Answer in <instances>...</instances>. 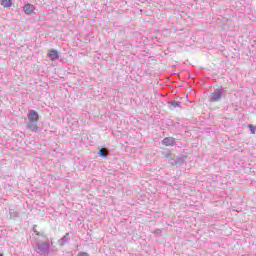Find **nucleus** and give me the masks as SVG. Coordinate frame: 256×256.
I'll use <instances>...</instances> for the list:
<instances>
[{
	"mask_svg": "<svg viewBox=\"0 0 256 256\" xmlns=\"http://www.w3.org/2000/svg\"><path fill=\"white\" fill-rule=\"evenodd\" d=\"M48 57H49L50 61H57V59H59V57H61V53H59V51H57L55 49H50V50H48Z\"/></svg>",
	"mask_w": 256,
	"mask_h": 256,
	"instance_id": "7ed1b4c3",
	"label": "nucleus"
},
{
	"mask_svg": "<svg viewBox=\"0 0 256 256\" xmlns=\"http://www.w3.org/2000/svg\"><path fill=\"white\" fill-rule=\"evenodd\" d=\"M162 145H165V147H173L175 145V138L173 137H167L162 140Z\"/></svg>",
	"mask_w": 256,
	"mask_h": 256,
	"instance_id": "20e7f679",
	"label": "nucleus"
},
{
	"mask_svg": "<svg viewBox=\"0 0 256 256\" xmlns=\"http://www.w3.org/2000/svg\"><path fill=\"white\" fill-rule=\"evenodd\" d=\"M22 11L25 15H33L35 14V5L27 3L24 5Z\"/></svg>",
	"mask_w": 256,
	"mask_h": 256,
	"instance_id": "f03ea898",
	"label": "nucleus"
},
{
	"mask_svg": "<svg viewBox=\"0 0 256 256\" xmlns=\"http://www.w3.org/2000/svg\"><path fill=\"white\" fill-rule=\"evenodd\" d=\"M223 97V88H217L210 97L211 103H215L217 101H220Z\"/></svg>",
	"mask_w": 256,
	"mask_h": 256,
	"instance_id": "f257e3e1",
	"label": "nucleus"
},
{
	"mask_svg": "<svg viewBox=\"0 0 256 256\" xmlns=\"http://www.w3.org/2000/svg\"><path fill=\"white\" fill-rule=\"evenodd\" d=\"M1 5L4 9H9L13 5V2L11 0H1Z\"/></svg>",
	"mask_w": 256,
	"mask_h": 256,
	"instance_id": "0eeeda50",
	"label": "nucleus"
},
{
	"mask_svg": "<svg viewBox=\"0 0 256 256\" xmlns=\"http://www.w3.org/2000/svg\"><path fill=\"white\" fill-rule=\"evenodd\" d=\"M36 235L39 237L41 235V233L37 232Z\"/></svg>",
	"mask_w": 256,
	"mask_h": 256,
	"instance_id": "f8f14e48",
	"label": "nucleus"
},
{
	"mask_svg": "<svg viewBox=\"0 0 256 256\" xmlns=\"http://www.w3.org/2000/svg\"><path fill=\"white\" fill-rule=\"evenodd\" d=\"M28 129H29L32 133H37V131H39V126L36 124V122L29 121Z\"/></svg>",
	"mask_w": 256,
	"mask_h": 256,
	"instance_id": "423d86ee",
	"label": "nucleus"
},
{
	"mask_svg": "<svg viewBox=\"0 0 256 256\" xmlns=\"http://www.w3.org/2000/svg\"><path fill=\"white\" fill-rule=\"evenodd\" d=\"M248 129H250L251 135H255L256 133V127L253 124L248 125Z\"/></svg>",
	"mask_w": 256,
	"mask_h": 256,
	"instance_id": "1a4fd4ad",
	"label": "nucleus"
},
{
	"mask_svg": "<svg viewBox=\"0 0 256 256\" xmlns=\"http://www.w3.org/2000/svg\"><path fill=\"white\" fill-rule=\"evenodd\" d=\"M100 157H107V155H109V152L105 149V148H102L100 149Z\"/></svg>",
	"mask_w": 256,
	"mask_h": 256,
	"instance_id": "6e6552de",
	"label": "nucleus"
},
{
	"mask_svg": "<svg viewBox=\"0 0 256 256\" xmlns=\"http://www.w3.org/2000/svg\"><path fill=\"white\" fill-rule=\"evenodd\" d=\"M78 256H89L87 252H80L78 253Z\"/></svg>",
	"mask_w": 256,
	"mask_h": 256,
	"instance_id": "9d476101",
	"label": "nucleus"
},
{
	"mask_svg": "<svg viewBox=\"0 0 256 256\" xmlns=\"http://www.w3.org/2000/svg\"><path fill=\"white\" fill-rule=\"evenodd\" d=\"M28 117H29L30 121H33V122L39 121V114L35 110H30L28 112Z\"/></svg>",
	"mask_w": 256,
	"mask_h": 256,
	"instance_id": "39448f33",
	"label": "nucleus"
},
{
	"mask_svg": "<svg viewBox=\"0 0 256 256\" xmlns=\"http://www.w3.org/2000/svg\"><path fill=\"white\" fill-rule=\"evenodd\" d=\"M179 102L174 103V107H179Z\"/></svg>",
	"mask_w": 256,
	"mask_h": 256,
	"instance_id": "9b49d317",
	"label": "nucleus"
},
{
	"mask_svg": "<svg viewBox=\"0 0 256 256\" xmlns=\"http://www.w3.org/2000/svg\"><path fill=\"white\" fill-rule=\"evenodd\" d=\"M0 256H3V254H0Z\"/></svg>",
	"mask_w": 256,
	"mask_h": 256,
	"instance_id": "ddd939ff",
	"label": "nucleus"
}]
</instances>
